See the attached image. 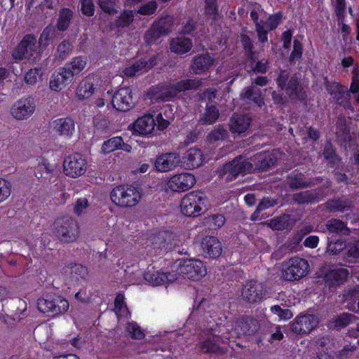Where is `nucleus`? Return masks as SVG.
I'll return each instance as SVG.
<instances>
[{"mask_svg":"<svg viewBox=\"0 0 359 359\" xmlns=\"http://www.w3.org/2000/svg\"><path fill=\"white\" fill-rule=\"evenodd\" d=\"M191 40L188 38L178 37L170 41V46L172 52L177 54H184L192 48Z\"/></svg>","mask_w":359,"mask_h":359,"instance_id":"obj_34","label":"nucleus"},{"mask_svg":"<svg viewBox=\"0 0 359 359\" xmlns=\"http://www.w3.org/2000/svg\"><path fill=\"white\" fill-rule=\"evenodd\" d=\"M173 19L171 16H165L158 20V34H168L172 29Z\"/></svg>","mask_w":359,"mask_h":359,"instance_id":"obj_52","label":"nucleus"},{"mask_svg":"<svg viewBox=\"0 0 359 359\" xmlns=\"http://www.w3.org/2000/svg\"><path fill=\"white\" fill-rule=\"evenodd\" d=\"M241 96L248 102H253L259 107L264 103L260 88L254 85L244 88Z\"/></svg>","mask_w":359,"mask_h":359,"instance_id":"obj_32","label":"nucleus"},{"mask_svg":"<svg viewBox=\"0 0 359 359\" xmlns=\"http://www.w3.org/2000/svg\"><path fill=\"white\" fill-rule=\"evenodd\" d=\"M111 201L121 208H133L141 199V194L133 186L119 185L114 187L110 194Z\"/></svg>","mask_w":359,"mask_h":359,"instance_id":"obj_4","label":"nucleus"},{"mask_svg":"<svg viewBox=\"0 0 359 359\" xmlns=\"http://www.w3.org/2000/svg\"><path fill=\"white\" fill-rule=\"evenodd\" d=\"M276 204H277L276 199L269 198V197L264 198L259 203L253 215H259V213L261 211L266 210L269 208L273 207V206L276 205Z\"/></svg>","mask_w":359,"mask_h":359,"instance_id":"obj_59","label":"nucleus"},{"mask_svg":"<svg viewBox=\"0 0 359 359\" xmlns=\"http://www.w3.org/2000/svg\"><path fill=\"white\" fill-rule=\"evenodd\" d=\"M287 184L291 189H304L318 184L313 180H307L302 172L292 173L287 178Z\"/></svg>","mask_w":359,"mask_h":359,"instance_id":"obj_24","label":"nucleus"},{"mask_svg":"<svg viewBox=\"0 0 359 359\" xmlns=\"http://www.w3.org/2000/svg\"><path fill=\"white\" fill-rule=\"evenodd\" d=\"M196 183L195 177L187 172L173 175L167 182V188L174 192H184L191 189Z\"/></svg>","mask_w":359,"mask_h":359,"instance_id":"obj_13","label":"nucleus"},{"mask_svg":"<svg viewBox=\"0 0 359 359\" xmlns=\"http://www.w3.org/2000/svg\"><path fill=\"white\" fill-rule=\"evenodd\" d=\"M41 50L36 38L32 34L25 35L20 43L13 49L12 57L15 60H27L34 63L40 60Z\"/></svg>","mask_w":359,"mask_h":359,"instance_id":"obj_3","label":"nucleus"},{"mask_svg":"<svg viewBox=\"0 0 359 359\" xmlns=\"http://www.w3.org/2000/svg\"><path fill=\"white\" fill-rule=\"evenodd\" d=\"M42 74L41 68L29 69L25 75V81L29 85H34L39 76Z\"/></svg>","mask_w":359,"mask_h":359,"instance_id":"obj_60","label":"nucleus"},{"mask_svg":"<svg viewBox=\"0 0 359 359\" xmlns=\"http://www.w3.org/2000/svg\"><path fill=\"white\" fill-rule=\"evenodd\" d=\"M144 280L152 286L157 285V271L154 264L149 265L144 273Z\"/></svg>","mask_w":359,"mask_h":359,"instance_id":"obj_53","label":"nucleus"},{"mask_svg":"<svg viewBox=\"0 0 359 359\" xmlns=\"http://www.w3.org/2000/svg\"><path fill=\"white\" fill-rule=\"evenodd\" d=\"M98 5L104 13L109 15H114L118 12L111 0H98Z\"/></svg>","mask_w":359,"mask_h":359,"instance_id":"obj_64","label":"nucleus"},{"mask_svg":"<svg viewBox=\"0 0 359 359\" xmlns=\"http://www.w3.org/2000/svg\"><path fill=\"white\" fill-rule=\"evenodd\" d=\"M213 62L214 58L209 53L202 54L194 58L191 68L194 74H199L208 70Z\"/></svg>","mask_w":359,"mask_h":359,"instance_id":"obj_29","label":"nucleus"},{"mask_svg":"<svg viewBox=\"0 0 359 359\" xmlns=\"http://www.w3.org/2000/svg\"><path fill=\"white\" fill-rule=\"evenodd\" d=\"M11 306L13 312V318H20L27 310V303L22 299H15L12 301Z\"/></svg>","mask_w":359,"mask_h":359,"instance_id":"obj_47","label":"nucleus"},{"mask_svg":"<svg viewBox=\"0 0 359 359\" xmlns=\"http://www.w3.org/2000/svg\"><path fill=\"white\" fill-rule=\"evenodd\" d=\"M348 275L346 269L340 268L329 271L325 276V281L329 286L342 283Z\"/></svg>","mask_w":359,"mask_h":359,"instance_id":"obj_33","label":"nucleus"},{"mask_svg":"<svg viewBox=\"0 0 359 359\" xmlns=\"http://www.w3.org/2000/svg\"><path fill=\"white\" fill-rule=\"evenodd\" d=\"M277 83L278 87L285 90L287 95L292 100H303L306 97V93L303 88L299 85L298 79L286 70H281L278 78Z\"/></svg>","mask_w":359,"mask_h":359,"instance_id":"obj_8","label":"nucleus"},{"mask_svg":"<svg viewBox=\"0 0 359 359\" xmlns=\"http://www.w3.org/2000/svg\"><path fill=\"white\" fill-rule=\"evenodd\" d=\"M205 201L204 194L191 191L183 196L180 202V212L187 217L199 216L203 209Z\"/></svg>","mask_w":359,"mask_h":359,"instance_id":"obj_7","label":"nucleus"},{"mask_svg":"<svg viewBox=\"0 0 359 359\" xmlns=\"http://www.w3.org/2000/svg\"><path fill=\"white\" fill-rule=\"evenodd\" d=\"M251 118L245 114H234L230 120V129L232 133H242L250 127Z\"/></svg>","mask_w":359,"mask_h":359,"instance_id":"obj_31","label":"nucleus"},{"mask_svg":"<svg viewBox=\"0 0 359 359\" xmlns=\"http://www.w3.org/2000/svg\"><path fill=\"white\" fill-rule=\"evenodd\" d=\"M219 116V109L215 106L211 105L205 108L199 122L203 125H211L218 119Z\"/></svg>","mask_w":359,"mask_h":359,"instance_id":"obj_36","label":"nucleus"},{"mask_svg":"<svg viewBox=\"0 0 359 359\" xmlns=\"http://www.w3.org/2000/svg\"><path fill=\"white\" fill-rule=\"evenodd\" d=\"M123 144L121 137L116 136L104 141L102 145V151L104 154H109L120 149Z\"/></svg>","mask_w":359,"mask_h":359,"instance_id":"obj_43","label":"nucleus"},{"mask_svg":"<svg viewBox=\"0 0 359 359\" xmlns=\"http://www.w3.org/2000/svg\"><path fill=\"white\" fill-rule=\"evenodd\" d=\"M36 102L32 97H22L11 108V116L16 120L22 121L29 118L35 111Z\"/></svg>","mask_w":359,"mask_h":359,"instance_id":"obj_11","label":"nucleus"},{"mask_svg":"<svg viewBox=\"0 0 359 359\" xmlns=\"http://www.w3.org/2000/svg\"><path fill=\"white\" fill-rule=\"evenodd\" d=\"M126 331L132 339L140 340L144 337L140 327L135 322L128 323L126 325Z\"/></svg>","mask_w":359,"mask_h":359,"instance_id":"obj_48","label":"nucleus"},{"mask_svg":"<svg viewBox=\"0 0 359 359\" xmlns=\"http://www.w3.org/2000/svg\"><path fill=\"white\" fill-rule=\"evenodd\" d=\"M56 29L54 26L49 25L42 32L39 41H37L40 48H45L49 44L50 41L55 37Z\"/></svg>","mask_w":359,"mask_h":359,"instance_id":"obj_40","label":"nucleus"},{"mask_svg":"<svg viewBox=\"0 0 359 359\" xmlns=\"http://www.w3.org/2000/svg\"><path fill=\"white\" fill-rule=\"evenodd\" d=\"M50 126L55 133L66 137H72L75 130L74 121L69 117L57 118Z\"/></svg>","mask_w":359,"mask_h":359,"instance_id":"obj_21","label":"nucleus"},{"mask_svg":"<svg viewBox=\"0 0 359 359\" xmlns=\"http://www.w3.org/2000/svg\"><path fill=\"white\" fill-rule=\"evenodd\" d=\"M62 77H60V74H57V72H54L51 76L49 86L52 90L54 91H60L62 89V88L66 86V83L62 80Z\"/></svg>","mask_w":359,"mask_h":359,"instance_id":"obj_55","label":"nucleus"},{"mask_svg":"<svg viewBox=\"0 0 359 359\" xmlns=\"http://www.w3.org/2000/svg\"><path fill=\"white\" fill-rule=\"evenodd\" d=\"M204 14L213 20H216L219 14L217 0H205Z\"/></svg>","mask_w":359,"mask_h":359,"instance_id":"obj_49","label":"nucleus"},{"mask_svg":"<svg viewBox=\"0 0 359 359\" xmlns=\"http://www.w3.org/2000/svg\"><path fill=\"white\" fill-rule=\"evenodd\" d=\"M181 243L179 237L173 232L163 230L158 232V255L166 254Z\"/></svg>","mask_w":359,"mask_h":359,"instance_id":"obj_16","label":"nucleus"},{"mask_svg":"<svg viewBox=\"0 0 359 359\" xmlns=\"http://www.w3.org/2000/svg\"><path fill=\"white\" fill-rule=\"evenodd\" d=\"M203 162V154L196 148L189 149L183 157V163L187 169H194L199 167Z\"/></svg>","mask_w":359,"mask_h":359,"instance_id":"obj_30","label":"nucleus"},{"mask_svg":"<svg viewBox=\"0 0 359 359\" xmlns=\"http://www.w3.org/2000/svg\"><path fill=\"white\" fill-rule=\"evenodd\" d=\"M93 79L87 77L83 79L76 89V95L80 100L90 97L95 91Z\"/></svg>","mask_w":359,"mask_h":359,"instance_id":"obj_35","label":"nucleus"},{"mask_svg":"<svg viewBox=\"0 0 359 359\" xmlns=\"http://www.w3.org/2000/svg\"><path fill=\"white\" fill-rule=\"evenodd\" d=\"M69 307V302L60 295H48L37 301L38 309L41 313H49L53 317L65 313Z\"/></svg>","mask_w":359,"mask_h":359,"instance_id":"obj_5","label":"nucleus"},{"mask_svg":"<svg viewBox=\"0 0 359 359\" xmlns=\"http://www.w3.org/2000/svg\"><path fill=\"white\" fill-rule=\"evenodd\" d=\"M346 248L345 242L337 240L335 242H330L327 248V252L335 255L341 252Z\"/></svg>","mask_w":359,"mask_h":359,"instance_id":"obj_62","label":"nucleus"},{"mask_svg":"<svg viewBox=\"0 0 359 359\" xmlns=\"http://www.w3.org/2000/svg\"><path fill=\"white\" fill-rule=\"evenodd\" d=\"M222 339L217 335L208 337L201 344V351L204 353L223 355L226 352V348L220 346Z\"/></svg>","mask_w":359,"mask_h":359,"instance_id":"obj_23","label":"nucleus"},{"mask_svg":"<svg viewBox=\"0 0 359 359\" xmlns=\"http://www.w3.org/2000/svg\"><path fill=\"white\" fill-rule=\"evenodd\" d=\"M323 190L321 188L303 191L292 195V201L298 204L317 203L324 198Z\"/></svg>","mask_w":359,"mask_h":359,"instance_id":"obj_17","label":"nucleus"},{"mask_svg":"<svg viewBox=\"0 0 359 359\" xmlns=\"http://www.w3.org/2000/svg\"><path fill=\"white\" fill-rule=\"evenodd\" d=\"M52 230L57 238L65 243L75 242L80 235L77 222L69 216L57 218L53 224Z\"/></svg>","mask_w":359,"mask_h":359,"instance_id":"obj_2","label":"nucleus"},{"mask_svg":"<svg viewBox=\"0 0 359 359\" xmlns=\"http://www.w3.org/2000/svg\"><path fill=\"white\" fill-rule=\"evenodd\" d=\"M180 162L176 153H166L158 156V172H168L175 169Z\"/></svg>","mask_w":359,"mask_h":359,"instance_id":"obj_27","label":"nucleus"},{"mask_svg":"<svg viewBox=\"0 0 359 359\" xmlns=\"http://www.w3.org/2000/svg\"><path fill=\"white\" fill-rule=\"evenodd\" d=\"M282 15L280 13H276L272 15H270L266 22L262 24L266 29L268 30H273L276 29L279 25Z\"/></svg>","mask_w":359,"mask_h":359,"instance_id":"obj_63","label":"nucleus"},{"mask_svg":"<svg viewBox=\"0 0 359 359\" xmlns=\"http://www.w3.org/2000/svg\"><path fill=\"white\" fill-rule=\"evenodd\" d=\"M87 163L82 155L74 154L67 156L63 163L64 172L71 177H78L85 173Z\"/></svg>","mask_w":359,"mask_h":359,"instance_id":"obj_12","label":"nucleus"},{"mask_svg":"<svg viewBox=\"0 0 359 359\" xmlns=\"http://www.w3.org/2000/svg\"><path fill=\"white\" fill-rule=\"evenodd\" d=\"M206 269L203 262L198 259H187L176 261L170 266V271L158 272V286L167 285L178 279L181 276L184 278L197 280L204 277Z\"/></svg>","mask_w":359,"mask_h":359,"instance_id":"obj_1","label":"nucleus"},{"mask_svg":"<svg viewBox=\"0 0 359 359\" xmlns=\"http://www.w3.org/2000/svg\"><path fill=\"white\" fill-rule=\"evenodd\" d=\"M225 219L222 215H213L205 219V223L212 229H217L224 225Z\"/></svg>","mask_w":359,"mask_h":359,"instance_id":"obj_57","label":"nucleus"},{"mask_svg":"<svg viewBox=\"0 0 359 359\" xmlns=\"http://www.w3.org/2000/svg\"><path fill=\"white\" fill-rule=\"evenodd\" d=\"M86 65V59L81 56L74 57L71 62L65 65L74 76L78 75L84 69Z\"/></svg>","mask_w":359,"mask_h":359,"instance_id":"obj_44","label":"nucleus"},{"mask_svg":"<svg viewBox=\"0 0 359 359\" xmlns=\"http://www.w3.org/2000/svg\"><path fill=\"white\" fill-rule=\"evenodd\" d=\"M134 15L131 11H124L116 20V26L118 27H128L133 21Z\"/></svg>","mask_w":359,"mask_h":359,"instance_id":"obj_51","label":"nucleus"},{"mask_svg":"<svg viewBox=\"0 0 359 359\" xmlns=\"http://www.w3.org/2000/svg\"><path fill=\"white\" fill-rule=\"evenodd\" d=\"M334 13L337 20L344 21L346 13V0H335L334 4Z\"/></svg>","mask_w":359,"mask_h":359,"instance_id":"obj_58","label":"nucleus"},{"mask_svg":"<svg viewBox=\"0 0 359 359\" xmlns=\"http://www.w3.org/2000/svg\"><path fill=\"white\" fill-rule=\"evenodd\" d=\"M264 294L263 285L254 280L247 282L242 292L243 298L250 303L259 302Z\"/></svg>","mask_w":359,"mask_h":359,"instance_id":"obj_19","label":"nucleus"},{"mask_svg":"<svg viewBox=\"0 0 359 359\" xmlns=\"http://www.w3.org/2000/svg\"><path fill=\"white\" fill-rule=\"evenodd\" d=\"M277 161L276 155L273 152L264 151L257 154L251 158L255 171H266L273 166Z\"/></svg>","mask_w":359,"mask_h":359,"instance_id":"obj_18","label":"nucleus"},{"mask_svg":"<svg viewBox=\"0 0 359 359\" xmlns=\"http://www.w3.org/2000/svg\"><path fill=\"white\" fill-rule=\"evenodd\" d=\"M111 104L114 109L120 111H128L131 109L135 104L131 89L129 87L119 88L113 95Z\"/></svg>","mask_w":359,"mask_h":359,"instance_id":"obj_15","label":"nucleus"},{"mask_svg":"<svg viewBox=\"0 0 359 359\" xmlns=\"http://www.w3.org/2000/svg\"><path fill=\"white\" fill-rule=\"evenodd\" d=\"M251 63L252 71L264 74L266 73L269 68V60L266 58H263L259 61H257V57L255 56V62L249 61Z\"/></svg>","mask_w":359,"mask_h":359,"instance_id":"obj_54","label":"nucleus"},{"mask_svg":"<svg viewBox=\"0 0 359 359\" xmlns=\"http://www.w3.org/2000/svg\"><path fill=\"white\" fill-rule=\"evenodd\" d=\"M327 91L340 105H345L350 99V94L346 91L345 88L337 82H327L325 84Z\"/></svg>","mask_w":359,"mask_h":359,"instance_id":"obj_22","label":"nucleus"},{"mask_svg":"<svg viewBox=\"0 0 359 359\" xmlns=\"http://www.w3.org/2000/svg\"><path fill=\"white\" fill-rule=\"evenodd\" d=\"M269 225L271 228L278 231L287 229L290 226V216L289 215H283L271 219Z\"/></svg>","mask_w":359,"mask_h":359,"instance_id":"obj_39","label":"nucleus"},{"mask_svg":"<svg viewBox=\"0 0 359 359\" xmlns=\"http://www.w3.org/2000/svg\"><path fill=\"white\" fill-rule=\"evenodd\" d=\"M326 228L330 233L348 235L349 229L341 220L332 219L326 223Z\"/></svg>","mask_w":359,"mask_h":359,"instance_id":"obj_38","label":"nucleus"},{"mask_svg":"<svg viewBox=\"0 0 359 359\" xmlns=\"http://www.w3.org/2000/svg\"><path fill=\"white\" fill-rule=\"evenodd\" d=\"M155 65V57L149 60L141 59L125 67L123 70V74L127 77L140 76L147 72Z\"/></svg>","mask_w":359,"mask_h":359,"instance_id":"obj_20","label":"nucleus"},{"mask_svg":"<svg viewBox=\"0 0 359 359\" xmlns=\"http://www.w3.org/2000/svg\"><path fill=\"white\" fill-rule=\"evenodd\" d=\"M73 18V12L67 8L61 9L59 12V17L57 22V28L60 31H65L69 26Z\"/></svg>","mask_w":359,"mask_h":359,"instance_id":"obj_37","label":"nucleus"},{"mask_svg":"<svg viewBox=\"0 0 359 359\" xmlns=\"http://www.w3.org/2000/svg\"><path fill=\"white\" fill-rule=\"evenodd\" d=\"M259 328V325L257 320L252 318H245L238 321L235 330L239 335L250 336L256 333Z\"/></svg>","mask_w":359,"mask_h":359,"instance_id":"obj_28","label":"nucleus"},{"mask_svg":"<svg viewBox=\"0 0 359 359\" xmlns=\"http://www.w3.org/2000/svg\"><path fill=\"white\" fill-rule=\"evenodd\" d=\"M203 252L211 258H217L222 252L221 243L214 236L205 237L201 243Z\"/></svg>","mask_w":359,"mask_h":359,"instance_id":"obj_25","label":"nucleus"},{"mask_svg":"<svg viewBox=\"0 0 359 359\" xmlns=\"http://www.w3.org/2000/svg\"><path fill=\"white\" fill-rule=\"evenodd\" d=\"M154 127L155 121L151 114L138 118L133 123L134 132L142 135L150 134L154 130Z\"/></svg>","mask_w":359,"mask_h":359,"instance_id":"obj_26","label":"nucleus"},{"mask_svg":"<svg viewBox=\"0 0 359 359\" xmlns=\"http://www.w3.org/2000/svg\"><path fill=\"white\" fill-rule=\"evenodd\" d=\"M309 267L306 259L299 257H292L283 264L281 277L288 281L299 280L307 275Z\"/></svg>","mask_w":359,"mask_h":359,"instance_id":"obj_6","label":"nucleus"},{"mask_svg":"<svg viewBox=\"0 0 359 359\" xmlns=\"http://www.w3.org/2000/svg\"><path fill=\"white\" fill-rule=\"evenodd\" d=\"M11 184L10 182L0 178V203L6 201L11 195Z\"/></svg>","mask_w":359,"mask_h":359,"instance_id":"obj_56","label":"nucleus"},{"mask_svg":"<svg viewBox=\"0 0 359 359\" xmlns=\"http://www.w3.org/2000/svg\"><path fill=\"white\" fill-rule=\"evenodd\" d=\"M241 41L245 50L248 61L255 62V53L252 51L253 44L250 38L243 33L241 34Z\"/></svg>","mask_w":359,"mask_h":359,"instance_id":"obj_46","label":"nucleus"},{"mask_svg":"<svg viewBox=\"0 0 359 359\" xmlns=\"http://www.w3.org/2000/svg\"><path fill=\"white\" fill-rule=\"evenodd\" d=\"M82 14L90 17L94 15L95 6L93 0H80Z\"/></svg>","mask_w":359,"mask_h":359,"instance_id":"obj_61","label":"nucleus"},{"mask_svg":"<svg viewBox=\"0 0 359 359\" xmlns=\"http://www.w3.org/2000/svg\"><path fill=\"white\" fill-rule=\"evenodd\" d=\"M202 84L199 79H184L176 84L163 86L158 88V100H168L175 97L177 93L189 90H196Z\"/></svg>","mask_w":359,"mask_h":359,"instance_id":"obj_9","label":"nucleus"},{"mask_svg":"<svg viewBox=\"0 0 359 359\" xmlns=\"http://www.w3.org/2000/svg\"><path fill=\"white\" fill-rule=\"evenodd\" d=\"M88 276V269L81 264H75L71 268V277L76 281L84 280Z\"/></svg>","mask_w":359,"mask_h":359,"instance_id":"obj_50","label":"nucleus"},{"mask_svg":"<svg viewBox=\"0 0 359 359\" xmlns=\"http://www.w3.org/2000/svg\"><path fill=\"white\" fill-rule=\"evenodd\" d=\"M323 155L327 161L332 164H338L341 161L330 141L325 143Z\"/></svg>","mask_w":359,"mask_h":359,"instance_id":"obj_45","label":"nucleus"},{"mask_svg":"<svg viewBox=\"0 0 359 359\" xmlns=\"http://www.w3.org/2000/svg\"><path fill=\"white\" fill-rule=\"evenodd\" d=\"M317 316L312 314L299 316L291 324L292 332L297 334H306L314 330L318 325Z\"/></svg>","mask_w":359,"mask_h":359,"instance_id":"obj_14","label":"nucleus"},{"mask_svg":"<svg viewBox=\"0 0 359 359\" xmlns=\"http://www.w3.org/2000/svg\"><path fill=\"white\" fill-rule=\"evenodd\" d=\"M253 170V164L248 159L239 156L223 166L221 175H226V180L231 181L239 175L252 172Z\"/></svg>","mask_w":359,"mask_h":359,"instance_id":"obj_10","label":"nucleus"},{"mask_svg":"<svg viewBox=\"0 0 359 359\" xmlns=\"http://www.w3.org/2000/svg\"><path fill=\"white\" fill-rule=\"evenodd\" d=\"M228 135V132L222 126L215 127L206 137V141L209 144L215 143L217 141L224 140Z\"/></svg>","mask_w":359,"mask_h":359,"instance_id":"obj_41","label":"nucleus"},{"mask_svg":"<svg viewBox=\"0 0 359 359\" xmlns=\"http://www.w3.org/2000/svg\"><path fill=\"white\" fill-rule=\"evenodd\" d=\"M351 201L346 199H337L329 201L326 203V207L330 211L344 212L351 207Z\"/></svg>","mask_w":359,"mask_h":359,"instance_id":"obj_42","label":"nucleus"}]
</instances>
